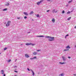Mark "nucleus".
<instances>
[{"label":"nucleus","instance_id":"nucleus-1","mask_svg":"<svg viewBox=\"0 0 76 76\" xmlns=\"http://www.w3.org/2000/svg\"><path fill=\"white\" fill-rule=\"evenodd\" d=\"M54 37H50V38H49V40L50 41H54Z\"/></svg>","mask_w":76,"mask_h":76},{"label":"nucleus","instance_id":"nucleus-2","mask_svg":"<svg viewBox=\"0 0 76 76\" xmlns=\"http://www.w3.org/2000/svg\"><path fill=\"white\" fill-rule=\"evenodd\" d=\"M10 23H11V21H8L7 24H6V26H10Z\"/></svg>","mask_w":76,"mask_h":76},{"label":"nucleus","instance_id":"nucleus-3","mask_svg":"<svg viewBox=\"0 0 76 76\" xmlns=\"http://www.w3.org/2000/svg\"><path fill=\"white\" fill-rule=\"evenodd\" d=\"M42 2H43V0L40 1L39 2H38L37 3V5H39V4H40V3H41Z\"/></svg>","mask_w":76,"mask_h":76},{"label":"nucleus","instance_id":"nucleus-4","mask_svg":"<svg viewBox=\"0 0 76 76\" xmlns=\"http://www.w3.org/2000/svg\"><path fill=\"white\" fill-rule=\"evenodd\" d=\"M26 45H35V44H32L31 43H26Z\"/></svg>","mask_w":76,"mask_h":76},{"label":"nucleus","instance_id":"nucleus-5","mask_svg":"<svg viewBox=\"0 0 76 76\" xmlns=\"http://www.w3.org/2000/svg\"><path fill=\"white\" fill-rule=\"evenodd\" d=\"M52 12L53 13H56V12H57V10L56 11V10L54 9L53 10Z\"/></svg>","mask_w":76,"mask_h":76},{"label":"nucleus","instance_id":"nucleus-6","mask_svg":"<svg viewBox=\"0 0 76 76\" xmlns=\"http://www.w3.org/2000/svg\"><path fill=\"white\" fill-rule=\"evenodd\" d=\"M62 58L64 61H66V58L65 57L62 56Z\"/></svg>","mask_w":76,"mask_h":76},{"label":"nucleus","instance_id":"nucleus-7","mask_svg":"<svg viewBox=\"0 0 76 76\" xmlns=\"http://www.w3.org/2000/svg\"><path fill=\"white\" fill-rule=\"evenodd\" d=\"M25 56L26 57V58H28L29 57V55L26 54H25Z\"/></svg>","mask_w":76,"mask_h":76},{"label":"nucleus","instance_id":"nucleus-8","mask_svg":"<svg viewBox=\"0 0 76 76\" xmlns=\"http://www.w3.org/2000/svg\"><path fill=\"white\" fill-rule=\"evenodd\" d=\"M30 70L31 71V72H32V73H33V76H34V75H35V74L34 73V71H33L31 69H30Z\"/></svg>","mask_w":76,"mask_h":76},{"label":"nucleus","instance_id":"nucleus-9","mask_svg":"<svg viewBox=\"0 0 76 76\" xmlns=\"http://www.w3.org/2000/svg\"><path fill=\"white\" fill-rule=\"evenodd\" d=\"M0 73L1 74H3L4 73V71L3 70H1L0 72Z\"/></svg>","mask_w":76,"mask_h":76},{"label":"nucleus","instance_id":"nucleus-10","mask_svg":"<svg viewBox=\"0 0 76 76\" xmlns=\"http://www.w3.org/2000/svg\"><path fill=\"white\" fill-rule=\"evenodd\" d=\"M23 13L24 15H25L26 16H28V13L26 12H24Z\"/></svg>","mask_w":76,"mask_h":76},{"label":"nucleus","instance_id":"nucleus-11","mask_svg":"<svg viewBox=\"0 0 76 76\" xmlns=\"http://www.w3.org/2000/svg\"><path fill=\"white\" fill-rule=\"evenodd\" d=\"M52 21L53 22V23H54V22H55V19H54V18L52 19Z\"/></svg>","mask_w":76,"mask_h":76},{"label":"nucleus","instance_id":"nucleus-12","mask_svg":"<svg viewBox=\"0 0 76 76\" xmlns=\"http://www.w3.org/2000/svg\"><path fill=\"white\" fill-rule=\"evenodd\" d=\"M33 55H36V54H37V52H34L33 53Z\"/></svg>","mask_w":76,"mask_h":76},{"label":"nucleus","instance_id":"nucleus-13","mask_svg":"<svg viewBox=\"0 0 76 76\" xmlns=\"http://www.w3.org/2000/svg\"><path fill=\"white\" fill-rule=\"evenodd\" d=\"M66 48L67 49L68 48H70V47L69 45L67 46L66 47Z\"/></svg>","mask_w":76,"mask_h":76},{"label":"nucleus","instance_id":"nucleus-14","mask_svg":"<svg viewBox=\"0 0 76 76\" xmlns=\"http://www.w3.org/2000/svg\"><path fill=\"white\" fill-rule=\"evenodd\" d=\"M10 4L8 2L6 3L5 4V6H9Z\"/></svg>","mask_w":76,"mask_h":76},{"label":"nucleus","instance_id":"nucleus-15","mask_svg":"<svg viewBox=\"0 0 76 76\" xmlns=\"http://www.w3.org/2000/svg\"><path fill=\"white\" fill-rule=\"evenodd\" d=\"M37 37H44V35L42 36H37Z\"/></svg>","mask_w":76,"mask_h":76},{"label":"nucleus","instance_id":"nucleus-16","mask_svg":"<svg viewBox=\"0 0 76 76\" xmlns=\"http://www.w3.org/2000/svg\"><path fill=\"white\" fill-rule=\"evenodd\" d=\"M59 64H65V63H64V62L62 63L61 62H60Z\"/></svg>","mask_w":76,"mask_h":76},{"label":"nucleus","instance_id":"nucleus-17","mask_svg":"<svg viewBox=\"0 0 76 76\" xmlns=\"http://www.w3.org/2000/svg\"><path fill=\"white\" fill-rule=\"evenodd\" d=\"M59 76H64V73H62V74L59 75Z\"/></svg>","mask_w":76,"mask_h":76},{"label":"nucleus","instance_id":"nucleus-18","mask_svg":"<svg viewBox=\"0 0 76 76\" xmlns=\"http://www.w3.org/2000/svg\"><path fill=\"white\" fill-rule=\"evenodd\" d=\"M33 13H34V12L31 11L30 13V15H32V14H33Z\"/></svg>","mask_w":76,"mask_h":76},{"label":"nucleus","instance_id":"nucleus-19","mask_svg":"<svg viewBox=\"0 0 76 76\" xmlns=\"http://www.w3.org/2000/svg\"><path fill=\"white\" fill-rule=\"evenodd\" d=\"M7 8H6L5 9H4V10H3V11H6V10H7Z\"/></svg>","mask_w":76,"mask_h":76},{"label":"nucleus","instance_id":"nucleus-20","mask_svg":"<svg viewBox=\"0 0 76 76\" xmlns=\"http://www.w3.org/2000/svg\"><path fill=\"white\" fill-rule=\"evenodd\" d=\"M71 19V17H70L67 19V20H69L70 19Z\"/></svg>","mask_w":76,"mask_h":76},{"label":"nucleus","instance_id":"nucleus-21","mask_svg":"<svg viewBox=\"0 0 76 76\" xmlns=\"http://www.w3.org/2000/svg\"><path fill=\"white\" fill-rule=\"evenodd\" d=\"M64 51H69V50L68 49H64Z\"/></svg>","mask_w":76,"mask_h":76},{"label":"nucleus","instance_id":"nucleus-22","mask_svg":"<svg viewBox=\"0 0 76 76\" xmlns=\"http://www.w3.org/2000/svg\"><path fill=\"white\" fill-rule=\"evenodd\" d=\"M50 37L49 36H46L45 37V38H50Z\"/></svg>","mask_w":76,"mask_h":76},{"label":"nucleus","instance_id":"nucleus-23","mask_svg":"<svg viewBox=\"0 0 76 76\" xmlns=\"http://www.w3.org/2000/svg\"><path fill=\"white\" fill-rule=\"evenodd\" d=\"M72 0H71L70 1H69L68 2V3H71V2H72Z\"/></svg>","mask_w":76,"mask_h":76},{"label":"nucleus","instance_id":"nucleus-24","mask_svg":"<svg viewBox=\"0 0 76 76\" xmlns=\"http://www.w3.org/2000/svg\"><path fill=\"white\" fill-rule=\"evenodd\" d=\"M70 11H68L67 13V14H70Z\"/></svg>","mask_w":76,"mask_h":76},{"label":"nucleus","instance_id":"nucleus-25","mask_svg":"<svg viewBox=\"0 0 76 76\" xmlns=\"http://www.w3.org/2000/svg\"><path fill=\"white\" fill-rule=\"evenodd\" d=\"M37 17V18L39 17V14H37V16H36Z\"/></svg>","mask_w":76,"mask_h":76},{"label":"nucleus","instance_id":"nucleus-26","mask_svg":"<svg viewBox=\"0 0 76 76\" xmlns=\"http://www.w3.org/2000/svg\"><path fill=\"white\" fill-rule=\"evenodd\" d=\"M8 63H9V62H10L11 61V60L10 59L8 61H7Z\"/></svg>","mask_w":76,"mask_h":76},{"label":"nucleus","instance_id":"nucleus-27","mask_svg":"<svg viewBox=\"0 0 76 76\" xmlns=\"http://www.w3.org/2000/svg\"><path fill=\"white\" fill-rule=\"evenodd\" d=\"M33 59H37V57L35 56L34 57H33Z\"/></svg>","mask_w":76,"mask_h":76},{"label":"nucleus","instance_id":"nucleus-28","mask_svg":"<svg viewBox=\"0 0 76 76\" xmlns=\"http://www.w3.org/2000/svg\"><path fill=\"white\" fill-rule=\"evenodd\" d=\"M7 48H5L4 49V50H7Z\"/></svg>","mask_w":76,"mask_h":76},{"label":"nucleus","instance_id":"nucleus-29","mask_svg":"<svg viewBox=\"0 0 76 76\" xmlns=\"http://www.w3.org/2000/svg\"><path fill=\"white\" fill-rule=\"evenodd\" d=\"M37 52L41 51V50H37Z\"/></svg>","mask_w":76,"mask_h":76},{"label":"nucleus","instance_id":"nucleus-30","mask_svg":"<svg viewBox=\"0 0 76 76\" xmlns=\"http://www.w3.org/2000/svg\"><path fill=\"white\" fill-rule=\"evenodd\" d=\"M64 13V11L63 10L62 12V13L63 14Z\"/></svg>","mask_w":76,"mask_h":76},{"label":"nucleus","instance_id":"nucleus-31","mask_svg":"<svg viewBox=\"0 0 76 76\" xmlns=\"http://www.w3.org/2000/svg\"><path fill=\"white\" fill-rule=\"evenodd\" d=\"M33 58H30V60H33Z\"/></svg>","mask_w":76,"mask_h":76},{"label":"nucleus","instance_id":"nucleus-32","mask_svg":"<svg viewBox=\"0 0 76 76\" xmlns=\"http://www.w3.org/2000/svg\"><path fill=\"white\" fill-rule=\"evenodd\" d=\"M27 18V17L26 16L24 17V19H26Z\"/></svg>","mask_w":76,"mask_h":76},{"label":"nucleus","instance_id":"nucleus-33","mask_svg":"<svg viewBox=\"0 0 76 76\" xmlns=\"http://www.w3.org/2000/svg\"><path fill=\"white\" fill-rule=\"evenodd\" d=\"M27 70L28 71H30V69H29L28 68H27Z\"/></svg>","mask_w":76,"mask_h":76},{"label":"nucleus","instance_id":"nucleus-34","mask_svg":"<svg viewBox=\"0 0 76 76\" xmlns=\"http://www.w3.org/2000/svg\"><path fill=\"white\" fill-rule=\"evenodd\" d=\"M15 72H16V73H18V71H14Z\"/></svg>","mask_w":76,"mask_h":76},{"label":"nucleus","instance_id":"nucleus-35","mask_svg":"<svg viewBox=\"0 0 76 76\" xmlns=\"http://www.w3.org/2000/svg\"><path fill=\"white\" fill-rule=\"evenodd\" d=\"M50 11V10H48L47 11V12H48Z\"/></svg>","mask_w":76,"mask_h":76},{"label":"nucleus","instance_id":"nucleus-36","mask_svg":"<svg viewBox=\"0 0 76 76\" xmlns=\"http://www.w3.org/2000/svg\"><path fill=\"white\" fill-rule=\"evenodd\" d=\"M17 19H20V17H18Z\"/></svg>","mask_w":76,"mask_h":76},{"label":"nucleus","instance_id":"nucleus-37","mask_svg":"<svg viewBox=\"0 0 76 76\" xmlns=\"http://www.w3.org/2000/svg\"><path fill=\"white\" fill-rule=\"evenodd\" d=\"M68 58H70V56H68Z\"/></svg>","mask_w":76,"mask_h":76},{"label":"nucleus","instance_id":"nucleus-38","mask_svg":"<svg viewBox=\"0 0 76 76\" xmlns=\"http://www.w3.org/2000/svg\"><path fill=\"white\" fill-rule=\"evenodd\" d=\"M68 36H69V35L68 34H67V35H66V37H67Z\"/></svg>","mask_w":76,"mask_h":76},{"label":"nucleus","instance_id":"nucleus-39","mask_svg":"<svg viewBox=\"0 0 76 76\" xmlns=\"http://www.w3.org/2000/svg\"><path fill=\"white\" fill-rule=\"evenodd\" d=\"M3 76H6V74H4V75Z\"/></svg>","mask_w":76,"mask_h":76},{"label":"nucleus","instance_id":"nucleus-40","mask_svg":"<svg viewBox=\"0 0 76 76\" xmlns=\"http://www.w3.org/2000/svg\"><path fill=\"white\" fill-rule=\"evenodd\" d=\"M17 67V66H14V67Z\"/></svg>","mask_w":76,"mask_h":76},{"label":"nucleus","instance_id":"nucleus-41","mask_svg":"<svg viewBox=\"0 0 76 76\" xmlns=\"http://www.w3.org/2000/svg\"><path fill=\"white\" fill-rule=\"evenodd\" d=\"M72 12H73V11H71V12L72 13Z\"/></svg>","mask_w":76,"mask_h":76},{"label":"nucleus","instance_id":"nucleus-42","mask_svg":"<svg viewBox=\"0 0 76 76\" xmlns=\"http://www.w3.org/2000/svg\"><path fill=\"white\" fill-rule=\"evenodd\" d=\"M75 28H76V26H75Z\"/></svg>","mask_w":76,"mask_h":76},{"label":"nucleus","instance_id":"nucleus-43","mask_svg":"<svg viewBox=\"0 0 76 76\" xmlns=\"http://www.w3.org/2000/svg\"><path fill=\"white\" fill-rule=\"evenodd\" d=\"M17 59H16L15 60V62H16V61H17Z\"/></svg>","mask_w":76,"mask_h":76},{"label":"nucleus","instance_id":"nucleus-44","mask_svg":"<svg viewBox=\"0 0 76 76\" xmlns=\"http://www.w3.org/2000/svg\"><path fill=\"white\" fill-rule=\"evenodd\" d=\"M75 48H76V45H75Z\"/></svg>","mask_w":76,"mask_h":76},{"label":"nucleus","instance_id":"nucleus-45","mask_svg":"<svg viewBox=\"0 0 76 76\" xmlns=\"http://www.w3.org/2000/svg\"><path fill=\"white\" fill-rule=\"evenodd\" d=\"M74 76H76V74H74Z\"/></svg>","mask_w":76,"mask_h":76},{"label":"nucleus","instance_id":"nucleus-46","mask_svg":"<svg viewBox=\"0 0 76 76\" xmlns=\"http://www.w3.org/2000/svg\"><path fill=\"white\" fill-rule=\"evenodd\" d=\"M67 37H66V36H65V38H66Z\"/></svg>","mask_w":76,"mask_h":76},{"label":"nucleus","instance_id":"nucleus-47","mask_svg":"<svg viewBox=\"0 0 76 76\" xmlns=\"http://www.w3.org/2000/svg\"><path fill=\"white\" fill-rule=\"evenodd\" d=\"M50 0H47V1H50Z\"/></svg>","mask_w":76,"mask_h":76},{"label":"nucleus","instance_id":"nucleus-48","mask_svg":"<svg viewBox=\"0 0 76 76\" xmlns=\"http://www.w3.org/2000/svg\"><path fill=\"white\" fill-rule=\"evenodd\" d=\"M1 54V53H0V55Z\"/></svg>","mask_w":76,"mask_h":76},{"label":"nucleus","instance_id":"nucleus-49","mask_svg":"<svg viewBox=\"0 0 76 76\" xmlns=\"http://www.w3.org/2000/svg\"><path fill=\"white\" fill-rule=\"evenodd\" d=\"M28 33H30V32H28Z\"/></svg>","mask_w":76,"mask_h":76},{"label":"nucleus","instance_id":"nucleus-50","mask_svg":"<svg viewBox=\"0 0 76 76\" xmlns=\"http://www.w3.org/2000/svg\"><path fill=\"white\" fill-rule=\"evenodd\" d=\"M6 24V23H5V24Z\"/></svg>","mask_w":76,"mask_h":76}]
</instances>
